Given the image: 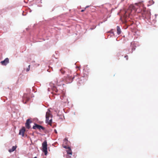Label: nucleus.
I'll return each mask as SVG.
<instances>
[{
  "mask_svg": "<svg viewBox=\"0 0 158 158\" xmlns=\"http://www.w3.org/2000/svg\"><path fill=\"white\" fill-rule=\"evenodd\" d=\"M42 151L44 152L45 155L47 154V144L46 140H45L42 144Z\"/></svg>",
  "mask_w": 158,
  "mask_h": 158,
  "instance_id": "f03ea898",
  "label": "nucleus"
},
{
  "mask_svg": "<svg viewBox=\"0 0 158 158\" xmlns=\"http://www.w3.org/2000/svg\"><path fill=\"white\" fill-rule=\"evenodd\" d=\"M89 7V6H86L85 8V9H86V8Z\"/></svg>",
  "mask_w": 158,
  "mask_h": 158,
  "instance_id": "393cba45",
  "label": "nucleus"
},
{
  "mask_svg": "<svg viewBox=\"0 0 158 158\" xmlns=\"http://www.w3.org/2000/svg\"><path fill=\"white\" fill-rule=\"evenodd\" d=\"M74 78V77H72L71 76L68 75L67 76V77L66 78L65 80L68 83H70L72 82Z\"/></svg>",
  "mask_w": 158,
  "mask_h": 158,
  "instance_id": "9d476101",
  "label": "nucleus"
},
{
  "mask_svg": "<svg viewBox=\"0 0 158 158\" xmlns=\"http://www.w3.org/2000/svg\"><path fill=\"white\" fill-rule=\"evenodd\" d=\"M63 146L64 148H66V149H68V147L67 146L64 145H63Z\"/></svg>",
  "mask_w": 158,
  "mask_h": 158,
  "instance_id": "aec40b11",
  "label": "nucleus"
},
{
  "mask_svg": "<svg viewBox=\"0 0 158 158\" xmlns=\"http://www.w3.org/2000/svg\"><path fill=\"white\" fill-rule=\"evenodd\" d=\"M151 13L149 11H144L143 14V16L145 17V18L148 19H150Z\"/></svg>",
  "mask_w": 158,
  "mask_h": 158,
  "instance_id": "39448f33",
  "label": "nucleus"
},
{
  "mask_svg": "<svg viewBox=\"0 0 158 158\" xmlns=\"http://www.w3.org/2000/svg\"><path fill=\"white\" fill-rule=\"evenodd\" d=\"M52 115L50 113V111L48 109L46 114V123L51 125L52 122Z\"/></svg>",
  "mask_w": 158,
  "mask_h": 158,
  "instance_id": "f257e3e1",
  "label": "nucleus"
},
{
  "mask_svg": "<svg viewBox=\"0 0 158 158\" xmlns=\"http://www.w3.org/2000/svg\"><path fill=\"white\" fill-rule=\"evenodd\" d=\"M140 4V3H136L135 4V5H136V6H139V5Z\"/></svg>",
  "mask_w": 158,
  "mask_h": 158,
  "instance_id": "412c9836",
  "label": "nucleus"
},
{
  "mask_svg": "<svg viewBox=\"0 0 158 158\" xmlns=\"http://www.w3.org/2000/svg\"><path fill=\"white\" fill-rule=\"evenodd\" d=\"M91 30H93V28H91Z\"/></svg>",
  "mask_w": 158,
  "mask_h": 158,
  "instance_id": "c85d7f7f",
  "label": "nucleus"
},
{
  "mask_svg": "<svg viewBox=\"0 0 158 158\" xmlns=\"http://www.w3.org/2000/svg\"><path fill=\"white\" fill-rule=\"evenodd\" d=\"M109 32H110L111 33L114 34V32L112 31V30L110 31Z\"/></svg>",
  "mask_w": 158,
  "mask_h": 158,
  "instance_id": "4be33fe9",
  "label": "nucleus"
},
{
  "mask_svg": "<svg viewBox=\"0 0 158 158\" xmlns=\"http://www.w3.org/2000/svg\"><path fill=\"white\" fill-rule=\"evenodd\" d=\"M117 33L118 35H120L121 32V30L119 26L117 27Z\"/></svg>",
  "mask_w": 158,
  "mask_h": 158,
  "instance_id": "f8f14e48",
  "label": "nucleus"
},
{
  "mask_svg": "<svg viewBox=\"0 0 158 158\" xmlns=\"http://www.w3.org/2000/svg\"><path fill=\"white\" fill-rule=\"evenodd\" d=\"M150 4L151 5H152L154 3V2L153 0H151L149 1Z\"/></svg>",
  "mask_w": 158,
  "mask_h": 158,
  "instance_id": "f3484780",
  "label": "nucleus"
},
{
  "mask_svg": "<svg viewBox=\"0 0 158 158\" xmlns=\"http://www.w3.org/2000/svg\"><path fill=\"white\" fill-rule=\"evenodd\" d=\"M51 93H52V92H51Z\"/></svg>",
  "mask_w": 158,
  "mask_h": 158,
  "instance_id": "c756f323",
  "label": "nucleus"
},
{
  "mask_svg": "<svg viewBox=\"0 0 158 158\" xmlns=\"http://www.w3.org/2000/svg\"><path fill=\"white\" fill-rule=\"evenodd\" d=\"M125 57L126 58L127 60H128V56L127 55V56H125Z\"/></svg>",
  "mask_w": 158,
  "mask_h": 158,
  "instance_id": "5701e85b",
  "label": "nucleus"
},
{
  "mask_svg": "<svg viewBox=\"0 0 158 158\" xmlns=\"http://www.w3.org/2000/svg\"><path fill=\"white\" fill-rule=\"evenodd\" d=\"M85 9L84 10H81V12H83L85 11Z\"/></svg>",
  "mask_w": 158,
  "mask_h": 158,
  "instance_id": "bb28decb",
  "label": "nucleus"
},
{
  "mask_svg": "<svg viewBox=\"0 0 158 158\" xmlns=\"http://www.w3.org/2000/svg\"><path fill=\"white\" fill-rule=\"evenodd\" d=\"M30 65H29L28 66V68L26 69V71L27 72L29 71V70H30Z\"/></svg>",
  "mask_w": 158,
  "mask_h": 158,
  "instance_id": "a211bd4d",
  "label": "nucleus"
},
{
  "mask_svg": "<svg viewBox=\"0 0 158 158\" xmlns=\"http://www.w3.org/2000/svg\"><path fill=\"white\" fill-rule=\"evenodd\" d=\"M68 143L69 142L68 141V140L67 139L65 138L63 140V145L64 144L68 145Z\"/></svg>",
  "mask_w": 158,
  "mask_h": 158,
  "instance_id": "2eb2a0df",
  "label": "nucleus"
},
{
  "mask_svg": "<svg viewBox=\"0 0 158 158\" xmlns=\"http://www.w3.org/2000/svg\"><path fill=\"white\" fill-rule=\"evenodd\" d=\"M70 156H67V158H70Z\"/></svg>",
  "mask_w": 158,
  "mask_h": 158,
  "instance_id": "a878e982",
  "label": "nucleus"
},
{
  "mask_svg": "<svg viewBox=\"0 0 158 158\" xmlns=\"http://www.w3.org/2000/svg\"><path fill=\"white\" fill-rule=\"evenodd\" d=\"M23 99V103L26 104L30 99L29 95L27 94H24Z\"/></svg>",
  "mask_w": 158,
  "mask_h": 158,
  "instance_id": "20e7f679",
  "label": "nucleus"
},
{
  "mask_svg": "<svg viewBox=\"0 0 158 158\" xmlns=\"http://www.w3.org/2000/svg\"><path fill=\"white\" fill-rule=\"evenodd\" d=\"M68 150L67 151V152L68 154L69 155H72V150L71 149V148L70 147H68Z\"/></svg>",
  "mask_w": 158,
  "mask_h": 158,
  "instance_id": "ddd939ff",
  "label": "nucleus"
},
{
  "mask_svg": "<svg viewBox=\"0 0 158 158\" xmlns=\"http://www.w3.org/2000/svg\"><path fill=\"white\" fill-rule=\"evenodd\" d=\"M60 70L62 74H64L65 73V71L63 69H60Z\"/></svg>",
  "mask_w": 158,
  "mask_h": 158,
  "instance_id": "dca6fc26",
  "label": "nucleus"
},
{
  "mask_svg": "<svg viewBox=\"0 0 158 158\" xmlns=\"http://www.w3.org/2000/svg\"><path fill=\"white\" fill-rule=\"evenodd\" d=\"M32 128L34 129H35L36 128L38 129L39 130L41 129L43 130H44L45 129L44 127L41 125L37 124L36 123L34 124V125L33 126Z\"/></svg>",
  "mask_w": 158,
  "mask_h": 158,
  "instance_id": "423d86ee",
  "label": "nucleus"
},
{
  "mask_svg": "<svg viewBox=\"0 0 158 158\" xmlns=\"http://www.w3.org/2000/svg\"><path fill=\"white\" fill-rule=\"evenodd\" d=\"M31 123L32 121L30 120V119H28L27 120L25 123V126L27 128L29 129L30 128L31 126L30 124Z\"/></svg>",
  "mask_w": 158,
  "mask_h": 158,
  "instance_id": "0eeeda50",
  "label": "nucleus"
},
{
  "mask_svg": "<svg viewBox=\"0 0 158 158\" xmlns=\"http://www.w3.org/2000/svg\"><path fill=\"white\" fill-rule=\"evenodd\" d=\"M50 87H48V92L51 91V90L53 91L57 92L58 91V89L53 84L51 83L49 84Z\"/></svg>",
  "mask_w": 158,
  "mask_h": 158,
  "instance_id": "7ed1b4c3",
  "label": "nucleus"
},
{
  "mask_svg": "<svg viewBox=\"0 0 158 158\" xmlns=\"http://www.w3.org/2000/svg\"><path fill=\"white\" fill-rule=\"evenodd\" d=\"M3 65H6L9 63V59L8 58H6L4 60L1 62Z\"/></svg>",
  "mask_w": 158,
  "mask_h": 158,
  "instance_id": "1a4fd4ad",
  "label": "nucleus"
},
{
  "mask_svg": "<svg viewBox=\"0 0 158 158\" xmlns=\"http://www.w3.org/2000/svg\"><path fill=\"white\" fill-rule=\"evenodd\" d=\"M54 132H55V133H57V131H56V130L55 129V130H54Z\"/></svg>",
  "mask_w": 158,
  "mask_h": 158,
  "instance_id": "b1692460",
  "label": "nucleus"
},
{
  "mask_svg": "<svg viewBox=\"0 0 158 158\" xmlns=\"http://www.w3.org/2000/svg\"><path fill=\"white\" fill-rule=\"evenodd\" d=\"M135 50V48H134V47H132V48H131V53H132L133 51L134 50Z\"/></svg>",
  "mask_w": 158,
  "mask_h": 158,
  "instance_id": "6ab92c4d",
  "label": "nucleus"
},
{
  "mask_svg": "<svg viewBox=\"0 0 158 158\" xmlns=\"http://www.w3.org/2000/svg\"><path fill=\"white\" fill-rule=\"evenodd\" d=\"M25 131V128L24 127H23L20 130L19 132V134L20 135H22L23 136Z\"/></svg>",
  "mask_w": 158,
  "mask_h": 158,
  "instance_id": "9b49d317",
  "label": "nucleus"
},
{
  "mask_svg": "<svg viewBox=\"0 0 158 158\" xmlns=\"http://www.w3.org/2000/svg\"><path fill=\"white\" fill-rule=\"evenodd\" d=\"M33 158H37V157H34Z\"/></svg>",
  "mask_w": 158,
  "mask_h": 158,
  "instance_id": "cd10ccee",
  "label": "nucleus"
},
{
  "mask_svg": "<svg viewBox=\"0 0 158 158\" xmlns=\"http://www.w3.org/2000/svg\"><path fill=\"white\" fill-rule=\"evenodd\" d=\"M16 148V146H13L12 147V148L9 149V152H11L14 151Z\"/></svg>",
  "mask_w": 158,
  "mask_h": 158,
  "instance_id": "4468645a",
  "label": "nucleus"
},
{
  "mask_svg": "<svg viewBox=\"0 0 158 158\" xmlns=\"http://www.w3.org/2000/svg\"><path fill=\"white\" fill-rule=\"evenodd\" d=\"M63 81L64 79H61L60 81H58V80L56 79L55 82L56 83V84L58 86H61L64 85V84L63 82Z\"/></svg>",
  "mask_w": 158,
  "mask_h": 158,
  "instance_id": "6e6552de",
  "label": "nucleus"
}]
</instances>
